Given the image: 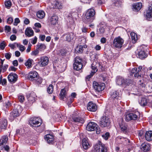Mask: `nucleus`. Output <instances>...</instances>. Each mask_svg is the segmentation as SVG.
I'll use <instances>...</instances> for the list:
<instances>
[{
  "label": "nucleus",
  "instance_id": "nucleus-14",
  "mask_svg": "<svg viewBox=\"0 0 152 152\" xmlns=\"http://www.w3.org/2000/svg\"><path fill=\"white\" fill-rule=\"evenodd\" d=\"M18 75L15 73L11 72L8 76V81L11 83H14L18 80Z\"/></svg>",
  "mask_w": 152,
  "mask_h": 152
},
{
  "label": "nucleus",
  "instance_id": "nucleus-35",
  "mask_svg": "<svg viewBox=\"0 0 152 152\" xmlns=\"http://www.w3.org/2000/svg\"><path fill=\"white\" fill-rule=\"evenodd\" d=\"M144 13V15L147 19L152 18V12L148 8V10H146V12Z\"/></svg>",
  "mask_w": 152,
  "mask_h": 152
},
{
  "label": "nucleus",
  "instance_id": "nucleus-55",
  "mask_svg": "<svg viewBox=\"0 0 152 152\" xmlns=\"http://www.w3.org/2000/svg\"><path fill=\"white\" fill-rule=\"evenodd\" d=\"M39 53V51L38 49L37 48L36 50H35L31 52V54L32 56H36Z\"/></svg>",
  "mask_w": 152,
  "mask_h": 152
},
{
  "label": "nucleus",
  "instance_id": "nucleus-3",
  "mask_svg": "<svg viewBox=\"0 0 152 152\" xmlns=\"http://www.w3.org/2000/svg\"><path fill=\"white\" fill-rule=\"evenodd\" d=\"M120 139L122 143L125 147L126 151L129 152L133 149L134 147L133 144L129 139L124 137H121Z\"/></svg>",
  "mask_w": 152,
  "mask_h": 152
},
{
  "label": "nucleus",
  "instance_id": "nucleus-19",
  "mask_svg": "<svg viewBox=\"0 0 152 152\" xmlns=\"http://www.w3.org/2000/svg\"><path fill=\"white\" fill-rule=\"evenodd\" d=\"M19 115V113L17 108H14L13 110L10 113V119L14 120L15 118Z\"/></svg>",
  "mask_w": 152,
  "mask_h": 152
},
{
  "label": "nucleus",
  "instance_id": "nucleus-17",
  "mask_svg": "<svg viewBox=\"0 0 152 152\" xmlns=\"http://www.w3.org/2000/svg\"><path fill=\"white\" fill-rule=\"evenodd\" d=\"M151 145L149 143L144 142L140 145V148L142 151L144 152H148L149 151L151 148ZM139 148H140L138 147Z\"/></svg>",
  "mask_w": 152,
  "mask_h": 152
},
{
  "label": "nucleus",
  "instance_id": "nucleus-31",
  "mask_svg": "<svg viewBox=\"0 0 152 152\" xmlns=\"http://www.w3.org/2000/svg\"><path fill=\"white\" fill-rule=\"evenodd\" d=\"M85 46L78 45L77 46L75 49V51L76 53H82L84 50V48H85Z\"/></svg>",
  "mask_w": 152,
  "mask_h": 152
},
{
  "label": "nucleus",
  "instance_id": "nucleus-1",
  "mask_svg": "<svg viewBox=\"0 0 152 152\" xmlns=\"http://www.w3.org/2000/svg\"><path fill=\"white\" fill-rule=\"evenodd\" d=\"M96 12L92 8L88 9L85 13L83 21L85 23L90 24L95 18Z\"/></svg>",
  "mask_w": 152,
  "mask_h": 152
},
{
  "label": "nucleus",
  "instance_id": "nucleus-20",
  "mask_svg": "<svg viewBox=\"0 0 152 152\" xmlns=\"http://www.w3.org/2000/svg\"><path fill=\"white\" fill-rule=\"evenodd\" d=\"M110 98L114 100L115 99H120L121 97L120 96L119 92L117 91H111L110 94Z\"/></svg>",
  "mask_w": 152,
  "mask_h": 152
},
{
  "label": "nucleus",
  "instance_id": "nucleus-62",
  "mask_svg": "<svg viewBox=\"0 0 152 152\" xmlns=\"http://www.w3.org/2000/svg\"><path fill=\"white\" fill-rule=\"evenodd\" d=\"M8 66V65L7 64H5L4 66H3V67L2 68L3 70L2 72L3 73L5 72L6 71Z\"/></svg>",
  "mask_w": 152,
  "mask_h": 152
},
{
  "label": "nucleus",
  "instance_id": "nucleus-27",
  "mask_svg": "<svg viewBox=\"0 0 152 152\" xmlns=\"http://www.w3.org/2000/svg\"><path fill=\"white\" fill-rule=\"evenodd\" d=\"M72 119L74 122H76L77 124L80 123L83 124L84 122V119L80 116H73L72 117Z\"/></svg>",
  "mask_w": 152,
  "mask_h": 152
},
{
  "label": "nucleus",
  "instance_id": "nucleus-58",
  "mask_svg": "<svg viewBox=\"0 0 152 152\" xmlns=\"http://www.w3.org/2000/svg\"><path fill=\"white\" fill-rule=\"evenodd\" d=\"M13 19L12 17H9L7 20V22L9 24H11L13 22Z\"/></svg>",
  "mask_w": 152,
  "mask_h": 152
},
{
  "label": "nucleus",
  "instance_id": "nucleus-61",
  "mask_svg": "<svg viewBox=\"0 0 152 152\" xmlns=\"http://www.w3.org/2000/svg\"><path fill=\"white\" fill-rule=\"evenodd\" d=\"M37 37L36 36H35L34 37V39H32L31 43L33 45L35 44L37 42Z\"/></svg>",
  "mask_w": 152,
  "mask_h": 152
},
{
  "label": "nucleus",
  "instance_id": "nucleus-9",
  "mask_svg": "<svg viewBox=\"0 0 152 152\" xmlns=\"http://www.w3.org/2000/svg\"><path fill=\"white\" fill-rule=\"evenodd\" d=\"M135 113H130L126 114L125 115V120L127 122L130 121H135L138 118V116Z\"/></svg>",
  "mask_w": 152,
  "mask_h": 152
},
{
  "label": "nucleus",
  "instance_id": "nucleus-52",
  "mask_svg": "<svg viewBox=\"0 0 152 152\" xmlns=\"http://www.w3.org/2000/svg\"><path fill=\"white\" fill-rule=\"evenodd\" d=\"M18 99L20 102H23L24 101L25 98L23 95L19 94L18 96Z\"/></svg>",
  "mask_w": 152,
  "mask_h": 152
},
{
  "label": "nucleus",
  "instance_id": "nucleus-28",
  "mask_svg": "<svg viewBox=\"0 0 152 152\" xmlns=\"http://www.w3.org/2000/svg\"><path fill=\"white\" fill-rule=\"evenodd\" d=\"M34 62V61L32 59L29 58L26 61L24 64L28 69H29L32 67V64Z\"/></svg>",
  "mask_w": 152,
  "mask_h": 152
},
{
  "label": "nucleus",
  "instance_id": "nucleus-49",
  "mask_svg": "<svg viewBox=\"0 0 152 152\" xmlns=\"http://www.w3.org/2000/svg\"><path fill=\"white\" fill-rule=\"evenodd\" d=\"M5 5L6 8L7 9H10L11 5V2L10 1H8L5 2Z\"/></svg>",
  "mask_w": 152,
  "mask_h": 152
},
{
  "label": "nucleus",
  "instance_id": "nucleus-29",
  "mask_svg": "<svg viewBox=\"0 0 152 152\" xmlns=\"http://www.w3.org/2000/svg\"><path fill=\"white\" fill-rule=\"evenodd\" d=\"M25 34L28 37H31L34 35V31L30 27L26 28L25 32Z\"/></svg>",
  "mask_w": 152,
  "mask_h": 152
},
{
  "label": "nucleus",
  "instance_id": "nucleus-64",
  "mask_svg": "<svg viewBox=\"0 0 152 152\" xmlns=\"http://www.w3.org/2000/svg\"><path fill=\"white\" fill-rule=\"evenodd\" d=\"M10 39L11 41H13L16 40V36L15 35H12L10 37Z\"/></svg>",
  "mask_w": 152,
  "mask_h": 152
},
{
  "label": "nucleus",
  "instance_id": "nucleus-36",
  "mask_svg": "<svg viewBox=\"0 0 152 152\" xmlns=\"http://www.w3.org/2000/svg\"><path fill=\"white\" fill-rule=\"evenodd\" d=\"M42 82V77H39L38 75V77H37L33 82L35 85L39 86L41 84Z\"/></svg>",
  "mask_w": 152,
  "mask_h": 152
},
{
  "label": "nucleus",
  "instance_id": "nucleus-24",
  "mask_svg": "<svg viewBox=\"0 0 152 152\" xmlns=\"http://www.w3.org/2000/svg\"><path fill=\"white\" fill-rule=\"evenodd\" d=\"M58 19L57 15H53L49 20V22L52 25H56L58 23Z\"/></svg>",
  "mask_w": 152,
  "mask_h": 152
},
{
  "label": "nucleus",
  "instance_id": "nucleus-15",
  "mask_svg": "<svg viewBox=\"0 0 152 152\" xmlns=\"http://www.w3.org/2000/svg\"><path fill=\"white\" fill-rule=\"evenodd\" d=\"M87 110L91 112H95L97 109V106L93 102H89L87 105Z\"/></svg>",
  "mask_w": 152,
  "mask_h": 152
},
{
  "label": "nucleus",
  "instance_id": "nucleus-41",
  "mask_svg": "<svg viewBox=\"0 0 152 152\" xmlns=\"http://www.w3.org/2000/svg\"><path fill=\"white\" fill-rule=\"evenodd\" d=\"M131 35L132 42L135 43L137 39V35L135 33L132 32L131 33Z\"/></svg>",
  "mask_w": 152,
  "mask_h": 152
},
{
  "label": "nucleus",
  "instance_id": "nucleus-38",
  "mask_svg": "<svg viewBox=\"0 0 152 152\" xmlns=\"http://www.w3.org/2000/svg\"><path fill=\"white\" fill-rule=\"evenodd\" d=\"M8 140V137L7 136H3L0 140V146L4 145V143L6 144Z\"/></svg>",
  "mask_w": 152,
  "mask_h": 152
},
{
  "label": "nucleus",
  "instance_id": "nucleus-7",
  "mask_svg": "<svg viewBox=\"0 0 152 152\" xmlns=\"http://www.w3.org/2000/svg\"><path fill=\"white\" fill-rule=\"evenodd\" d=\"M26 97L28 102V104L29 106H31L33 102H35L37 96L36 94L32 91H29L26 93Z\"/></svg>",
  "mask_w": 152,
  "mask_h": 152
},
{
  "label": "nucleus",
  "instance_id": "nucleus-46",
  "mask_svg": "<svg viewBox=\"0 0 152 152\" xmlns=\"http://www.w3.org/2000/svg\"><path fill=\"white\" fill-rule=\"evenodd\" d=\"M53 90V86L52 84L50 85L48 88L47 89V92L49 94H51Z\"/></svg>",
  "mask_w": 152,
  "mask_h": 152
},
{
  "label": "nucleus",
  "instance_id": "nucleus-30",
  "mask_svg": "<svg viewBox=\"0 0 152 152\" xmlns=\"http://www.w3.org/2000/svg\"><path fill=\"white\" fill-rule=\"evenodd\" d=\"M145 137L147 141H152V131H147L145 133Z\"/></svg>",
  "mask_w": 152,
  "mask_h": 152
},
{
  "label": "nucleus",
  "instance_id": "nucleus-23",
  "mask_svg": "<svg viewBox=\"0 0 152 152\" xmlns=\"http://www.w3.org/2000/svg\"><path fill=\"white\" fill-rule=\"evenodd\" d=\"M49 58L47 56H42L40 58L41 65L42 67L46 66L49 63Z\"/></svg>",
  "mask_w": 152,
  "mask_h": 152
},
{
  "label": "nucleus",
  "instance_id": "nucleus-54",
  "mask_svg": "<svg viewBox=\"0 0 152 152\" xmlns=\"http://www.w3.org/2000/svg\"><path fill=\"white\" fill-rule=\"evenodd\" d=\"M12 56V54L10 53H7L4 54L5 57L7 60H9L10 59Z\"/></svg>",
  "mask_w": 152,
  "mask_h": 152
},
{
  "label": "nucleus",
  "instance_id": "nucleus-18",
  "mask_svg": "<svg viewBox=\"0 0 152 152\" xmlns=\"http://www.w3.org/2000/svg\"><path fill=\"white\" fill-rule=\"evenodd\" d=\"M96 126H97V125L96 123L93 122H90L87 125L86 129L88 131H94L96 128Z\"/></svg>",
  "mask_w": 152,
  "mask_h": 152
},
{
  "label": "nucleus",
  "instance_id": "nucleus-12",
  "mask_svg": "<svg viewBox=\"0 0 152 152\" xmlns=\"http://www.w3.org/2000/svg\"><path fill=\"white\" fill-rule=\"evenodd\" d=\"M119 127L121 132L127 134L129 132L128 126L126 123L121 122L119 123Z\"/></svg>",
  "mask_w": 152,
  "mask_h": 152
},
{
  "label": "nucleus",
  "instance_id": "nucleus-51",
  "mask_svg": "<svg viewBox=\"0 0 152 152\" xmlns=\"http://www.w3.org/2000/svg\"><path fill=\"white\" fill-rule=\"evenodd\" d=\"M6 46V43L4 41L0 43V50H3Z\"/></svg>",
  "mask_w": 152,
  "mask_h": 152
},
{
  "label": "nucleus",
  "instance_id": "nucleus-37",
  "mask_svg": "<svg viewBox=\"0 0 152 152\" xmlns=\"http://www.w3.org/2000/svg\"><path fill=\"white\" fill-rule=\"evenodd\" d=\"M66 93L65 88H63L61 89L59 96L60 99L63 100L64 98H66Z\"/></svg>",
  "mask_w": 152,
  "mask_h": 152
},
{
  "label": "nucleus",
  "instance_id": "nucleus-25",
  "mask_svg": "<svg viewBox=\"0 0 152 152\" xmlns=\"http://www.w3.org/2000/svg\"><path fill=\"white\" fill-rule=\"evenodd\" d=\"M149 99L146 97H142L141 98L140 100L139 101V102L140 104L143 107H144L147 106Z\"/></svg>",
  "mask_w": 152,
  "mask_h": 152
},
{
  "label": "nucleus",
  "instance_id": "nucleus-22",
  "mask_svg": "<svg viewBox=\"0 0 152 152\" xmlns=\"http://www.w3.org/2000/svg\"><path fill=\"white\" fill-rule=\"evenodd\" d=\"M82 145L83 149L86 150L88 149L90 147L89 143V140L87 137L83 139Z\"/></svg>",
  "mask_w": 152,
  "mask_h": 152
},
{
  "label": "nucleus",
  "instance_id": "nucleus-59",
  "mask_svg": "<svg viewBox=\"0 0 152 152\" xmlns=\"http://www.w3.org/2000/svg\"><path fill=\"white\" fill-rule=\"evenodd\" d=\"M144 132L142 130L138 131V134L139 137H142L144 134Z\"/></svg>",
  "mask_w": 152,
  "mask_h": 152
},
{
  "label": "nucleus",
  "instance_id": "nucleus-16",
  "mask_svg": "<svg viewBox=\"0 0 152 152\" xmlns=\"http://www.w3.org/2000/svg\"><path fill=\"white\" fill-rule=\"evenodd\" d=\"M38 74L36 71H31L27 75V78L32 82L38 77Z\"/></svg>",
  "mask_w": 152,
  "mask_h": 152
},
{
  "label": "nucleus",
  "instance_id": "nucleus-50",
  "mask_svg": "<svg viewBox=\"0 0 152 152\" xmlns=\"http://www.w3.org/2000/svg\"><path fill=\"white\" fill-rule=\"evenodd\" d=\"M110 136V133L108 132H106L104 134H103L102 135V137L106 140H107Z\"/></svg>",
  "mask_w": 152,
  "mask_h": 152
},
{
  "label": "nucleus",
  "instance_id": "nucleus-11",
  "mask_svg": "<svg viewBox=\"0 0 152 152\" xmlns=\"http://www.w3.org/2000/svg\"><path fill=\"white\" fill-rule=\"evenodd\" d=\"M93 86L96 91L99 92L103 91L105 88L104 83H98L95 81L93 83Z\"/></svg>",
  "mask_w": 152,
  "mask_h": 152
},
{
  "label": "nucleus",
  "instance_id": "nucleus-34",
  "mask_svg": "<svg viewBox=\"0 0 152 152\" xmlns=\"http://www.w3.org/2000/svg\"><path fill=\"white\" fill-rule=\"evenodd\" d=\"M133 80L129 78L124 79V84L125 86H129L133 84Z\"/></svg>",
  "mask_w": 152,
  "mask_h": 152
},
{
  "label": "nucleus",
  "instance_id": "nucleus-39",
  "mask_svg": "<svg viewBox=\"0 0 152 152\" xmlns=\"http://www.w3.org/2000/svg\"><path fill=\"white\" fill-rule=\"evenodd\" d=\"M37 16L38 18L42 19L45 16V13L43 11H39L37 13Z\"/></svg>",
  "mask_w": 152,
  "mask_h": 152
},
{
  "label": "nucleus",
  "instance_id": "nucleus-43",
  "mask_svg": "<svg viewBox=\"0 0 152 152\" xmlns=\"http://www.w3.org/2000/svg\"><path fill=\"white\" fill-rule=\"evenodd\" d=\"M74 99L73 98H72V97H71V96H69L68 97L66 98V102L67 104V105L69 106L71 104L72 102L74 101Z\"/></svg>",
  "mask_w": 152,
  "mask_h": 152
},
{
  "label": "nucleus",
  "instance_id": "nucleus-40",
  "mask_svg": "<svg viewBox=\"0 0 152 152\" xmlns=\"http://www.w3.org/2000/svg\"><path fill=\"white\" fill-rule=\"evenodd\" d=\"M7 121L6 120H4L1 122L0 128L1 129H5L7 127Z\"/></svg>",
  "mask_w": 152,
  "mask_h": 152
},
{
  "label": "nucleus",
  "instance_id": "nucleus-53",
  "mask_svg": "<svg viewBox=\"0 0 152 152\" xmlns=\"http://www.w3.org/2000/svg\"><path fill=\"white\" fill-rule=\"evenodd\" d=\"M55 7L56 8L61 9V8L62 5L58 1H56L55 4Z\"/></svg>",
  "mask_w": 152,
  "mask_h": 152
},
{
  "label": "nucleus",
  "instance_id": "nucleus-44",
  "mask_svg": "<svg viewBox=\"0 0 152 152\" xmlns=\"http://www.w3.org/2000/svg\"><path fill=\"white\" fill-rule=\"evenodd\" d=\"M46 47L44 44H38L36 46V48L38 49L44 50L46 49Z\"/></svg>",
  "mask_w": 152,
  "mask_h": 152
},
{
  "label": "nucleus",
  "instance_id": "nucleus-42",
  "mask_svg": "<svg viewBox=\"0 0 152 152\" xmlns=\"http://www.w3.org/2000/svg\"><path fill=\"white\" fill-rule=\"evenodd\" d=\"M109 28V26H107V24H105L104 26H101L99 29V30L101 34H103L105 32V29Z\"/></svg>",
  "mask_w": 152,
  "mask_h": 152
},
{
  "label": "nucleus",
  "instance_id": "nucleus-4",
  "mask_svg": "<svg viewBox=\"0 0 152 152\" xmlns=\"http://www.w3.org/2000/svg\"><path fill=\"white\" fill-rule=\"evenodd\" d=\"M73 67L74 69L78 71L80 70L83 67V63L82 58L79 56H76L74 59Z\"/></svg>",
  "mask_w": 152,
  "mask_h": 152
},
{
  "label": "nucleus",
  "instance_id": "nucleus-8",
  "mask_svg": "<svg viewBox=\"0 0 152 152\" xmlns=\"http://www.w3.org/2000/svg\"><path fill=\"white\" fill-rule=\"evenodd\" d=\"M110 119L106 116H103L101 118L99 121L100 126L102 127H108L110 125Z\"/></svg>",
  "mask_w": 152,
  "mask_h": 152
},
{
  "label": "nucleus",
  "instance_id": "nucleus-57",
  "mask_svg": "<svg viewBox=\"0 0 152 152\" xmlns=\"http://www.w3.org/2000/svg\"><path fill=\"white\" fill-rule=\"evenodd\" d=\"M20 22L18 18H16L15 19V21L14 23L13 24L14 26H17L18 23H19Z\"/></svg>",
  "mask_w": 152,
  "mask_h": 152
},
{
  "label": "nucleus",
  "instance_id": "nucleus-2",
  "mask_svg": "<svg viewBox=\"0 0 152 152\" xmlns=\"http://www.w3.org/2000/svg\"><path fill=\"white\" fill-rule=\"evenodd\" d=\"M77 13L75 12H70L66 17L67 24L69 27L71 28H75V25L74 19L76 18L77 16Z\"/></svg>",
  "mask_w": 152,
  "mask_h": 152
},
{
  "label": "nucleus",
  "instance_id": "nucleus-60",
  "mask_svg": "<svg viewBox=\"0 0 152 152\" xmlns=\"http://www.w3.org/2000/svg\"><path fill=\"white\" fill-rule=\"evenodd\" d=\"M98 64L99 65V68L100 69L101 71L102 72L104 71L105 69V68L104 67L99 63H98Z\"/></svg>",
  "mask_w": 152,
  "mask_h": 152
},
{
  "label": "nucleus",
  "instance_id": "nucleus-10",
  "mask_svg": "<svg viewBox=\"0 0 152 152\" xmlns=\"http://www.w3.org/2000/svg\"><path fill=\"white\" fill-rule=\"evenodd\" d=\"M124 40L120 37L119 36L115 38L113 41V45L118 48H120L122 47Z\"/></svg>",
  "mask_w": 152,
  "mask_h": 152
},
{
  "label": "nucleus",
  "instance_id": "nucleus-48",
  "mask_svg": "<svg viewBox=\"0 0 152 152\" xmlns=\"http://www.w3.org/2000/svg\"><path fill=\"white\" fill-rule=\"evenodd\" d=\"M15 44L18 47H19L20 48V50L22 51H23L26 48L24 46H23L21 45H20V44H18L17 43L15 42Z\"/></svg>",
  "mask_w": 152,
  "mask_h": 152
},
{
  "label": "nucleus",
  "instance_id": "nucleus-5",
  "mask_svg": "<svg viewBox=\"0 0 152 152\" xmlns=\"http://www.w3.org/2000/svg\"><path fill=\"white\" fill-rule=\"evenodd\" d=\"M94 148V152H107V147L100 141L95 145Z\"/></svg>",
  "mask_w": 152,
  "mask_h": 152
},
{
  "label": "nucleus",
  "instance_id": "nucleus-6",
  "mask_svg": "<svg viewBox=\"0 0 152 152\" xmlns=\"http://www.w3.org/2000/svg\"><path fill=\"white\" fill-rule=\"evenodd\" d=\"M42 123V120L36 117L31 118L29 121L30 126L32 127H37L40 126Z\"/></svg>",
  "mask_w": 152,
  "mask_h": 152
},
{
  "label": "nucleus",
  "instance_id": "nucleus-26",
  "mask_svg": "<svg viewBox=\"0 0 152 152\" xmlns=\"http://www.w3.org/2000/svg\"><path fill=\"white\" fill-rule=\"evenodd\" d=\"M142 7V4L141 3L137 2L132 5V9L134 11H138L141 9Z\"/></svg>",
  "mask_w": 152,
  "mask_h": 152
},
{
  "label": "nucleus",
  "instance_id": "nucleus-63",
  "mask_svg": "<svg viewBox=\"0 0 152 152\" xmlns=\"http://www.w3.org/2000/svg\"><path fill=\"white\" fill-rule=\"evenodd\" d=\"M17 70V68L13 66H10L9 68V71H12L15 72Z\"/></svg>",
  "mask_w": 152,
  "mask_h": 152
},
{
  "label": "nucleus",
  "instance_id": "nucleus-21",
  "mask_svg": "<svg viewBox=\"0 0 152 152\" xmlns=\"http://www.w3.org/2000/svg\"><path fill=\"white\" fill-rule=\"evenodd\" d=\"M45 138L48 143L52 144L53 143L54 136L53 134H49L46 135Z\"/></svg>",
  "mask_w": 152,
  "mask_h": 152
},
{
  "label": "nucleus",
  "instance_id": "nucleus-56",
  "mask_svg": "<svg viewBox=\"0 0 152 152\" xmlns=\"http://www.w3.org/2000/svg\"><path fill=\"white\" fill-rule=\"evenodd\" d=\"M11 30V28L10 26H6L5 27V32L8 33L10 32Z\"/></svg>",
  "mask_w": 152,
  "mask_h": 152
},
{
  "label": "nucleus",
  "instance_id": "nucleus-32",
  "mask_svg": "<svg viewBox=\"0 0 152 152\" xmlns=\"http://www.w3.org/2000/svg\"><path fill=\"white\" fill-rule=\"evenodd\" d=\"M124 78L122 77L119 76L116 78V83L118 85H122L124 84Z\"/></svg>",
  "mask_w": 152,
  "mask_h": 152
},
{
  "label": "nucleus",
  "instance_id": "nucleus-13",
  "mask_svg": "<svg viewBox=\"0 0 152 152\" xmlns=\"http://www.w3.org/2000/svg\"><path fill=\"white\" fill-rule=\"evenodd\" d=\"M63 37L65 40L69 42H71L75 38V36L74 32H67L66 34H64Z\"/></svg>",
  "mask_w": 152,
  "mask_h": 152
},
{
  "label": "nucleus",
  "instance_id": "nucleus-47",
  "mask_svg": "<svg viewBox=\"0 0 152 152\" xmlns=\"http://www.w3.org/2000/svg\"><path fill=\"white\" fill-rule=\"evenodd\" d=\"M138 51H145V52L147 51V47L146 45H141L138 50Z\"/></svg>",
  "mask_w": 152,
  "mask_h": 152
},
{
  "label": "nucleus",
  "instance_id": "nucleus-45",
  "mask_svg": "<svg viewBox=\"0 0 152 152\" xmlns=\"http://www.w3.org/2000/svg\"><path fill=\"white\" fill-rule=\"evenodd\" d=\"M95 63L94 62L91 65V68L92 70V71H91V72L94 74L98 70L97 68V66H96L95 64Z\"/></svg>",
  "mask_w": 152,
  "mask_h": 152
},
{
  "label": "nucleus",
  "instance_id": "nucleus-33",
  "mask_svg": "<svg viewBox=\"0 0 152 152\" xmlns=\"http://www.w3.org/2000/svg\"><path fill=\"white\" fill-rule=\"evenodd\" d=\"M138 57L140 59H142L147 57V54L145 51H138Z\"/></svg>",
  "mask_w": 152,
  "mask_h": 152
}]
</instances>
